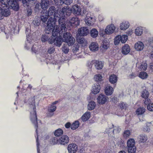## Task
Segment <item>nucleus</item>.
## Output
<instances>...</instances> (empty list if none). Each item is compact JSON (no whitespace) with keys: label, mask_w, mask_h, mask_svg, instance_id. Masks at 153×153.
Segmentation results:
<instances>
[{"label":"nucleus","mask_w":153,"mask_h":153,"mask_svg":"<svg viewBox=\"0 0 153 153\" xmlns=\"http://www.w3.org/2000/svg\"><path fill=\"white\" fill-rule=\"evenodd\" d=\"M127 144V147L134 146L135 141L134 139L130 138L128 140Z\"/></svg>","instance_id":"obj_38"},{"label":"nucleus","mask_w":153,"mask_h":153,"mask_svg":"<svg viewBox=\"0 0 153 153\" xmlns=\"http://www.w3.org/2000/svg\"><path fill=\"white\" fill-rule=\"evenodd\" d=\"M78 41L80 44H83L85 41V39L83 37H82L80 39H79Z\"/></svg>","instance_id":"obj_61"},{"label":"nucleus","mask_w":153,"mask_h":153,"mask_svg":"<svg viewBox=\"0 0 153 153\" xmlns=\"http://www.w3.org/2000/svg\"><path fill=\"white\" fill-rule=\"evenodd\" d=\"M149 95V93L146 89H144L142 91L141 96L143 98L146 99L148 98Z\"/></svg>","instance_id":"obj_37"},{"label":"nucleus","mask_w":153,"mask_h":153,"mask_svg":"<svg viewBox=\"0 0 153 153\" xmlns=\"http://www.w3.org/2000/svg\"><path fill=\"white\" fill-rule=\"evenodd\" d=\"M89 32V30L87 27H81L78 30V33L80 36H86L88 34Z\"/></svg>","instance_id":"obj_12"},{"label":"nucleus","mask_w":153,"mask_h":153,"mask_svg":"<svg viewBox=\"0 0 153 153\" xmlns=\"http://www.w3.org/2000/svg\"><path fill=\"white\" fill-rule=\"evenodd\" d=\"M55 48L54 47H50L48 49L47 52L50 54L53 53L55 51Z\"/></svg>","instance_id":"obj_52"},{"label":"nucleus","mask_w":153,"mask_h":153,"mask_svg":"<svg viewBox=\"0 0 153 153\" xmlns=\"http://www.w3.org/2000/svg\"><path fill=\"white\" fill-rule=\"evenodd\" d=\"M60 11L59 9L56 10L55 7L54 6H51L50 7L49 9L48 12H47L48 15L49 16H53V18H52L51 17L49 18L48 20L49 19H52L51 21H54L55 22L54 25H55L56 22L57 21L59 23L61 24L62 21L63 22L65 21V19L63 17H60Z\"/></svg>","instance_id":"obj_5"},{"label":"nucleus","mask_w":153,"mask_h":153,"mask_svg":"<svg viewBox=\"0 0 153 153\" xmlns=\"http://www.w3.org/2000/svg\"><path fill=\"white\" fill-rule=\"evenodd\" d=\"M27 16H30L32 13V10L30 8L28 7V8L27 9Z\"/></svg>","instance_id":"obj_57"},{"label":"nucleus","mask_w":153,"mask_h":153,"mask_svg":"<svg viewBox=\"0 0 153 153\" xmlns=\"http://www.w3.org/2000/svg\"><path fill=\"white\" fill-rule=\"evenodd\" d=\"M62 51L65 54L69 52V49L66 46H64L62 47Z\"/></svg>","instance_id":"obj_53"},{"label":"nucleus","mask_w":153,"mask_h":153,"mask_svg":"<svg viewBox=\"0 0 153 153\" xmlns=\"http://www.w3.org/2000/svg\"><path fill=\"white\" fill-rule=\"evenodd\" d=\"M49 4L48 0H42L40 6L43 9L45 10L49 6Z\"/></svg>","instance_id":"obj_20"},{"label":"nucleus","mask_w":153,"mask_h":153,"mask_svg":"<svg viewBox=\"0 0 153 153\" xmlns=\"http://www.w3.org/2000/svg\"><path fill=\"white\" fill-rule=\"evenodd\" d=\"M138 139L140 143H144L147 140V137L145 134H141L139 136Z\"/></svg>","instance_id":"obj_32"},{"label":"nucleus","mask_w":153,"mask_h":153,"mask_svg":"<svg viewBox=\"0 0 153 153\" xmlns=\"http://www.w3.org/2000/svg\"><path fill=\"white\" fill-rule=\"evenodd\" d=\"M63 131L61 128H58L54 132V135L56 137H59L62 134Z\"/></svg>","instance_id":"obj_39"},{"label":"nucleus","mask_w":153,"mask_h":153,"mask_svg":"<svg viewBox=\"0 0 153 153\" xmlns=\"http://www.w3.org/2000/svg\"><path fill=\"white\" fill-rule=\"evenodd\" d=\"M31 50L32 52L36 53L38 51V47L36 45H33L32 47Z\"/></svg>","instance_id":"obj_51"},{"label":"nucleus","mask_w":153,"mask_h":153,"mask_svg":"<svg viewBox=\"0 0 153 153\" xmlns=\"http://www.w3.org/2000/svg\"><path fill=\"white\" fill-rule=\"evenodd\" d=\"M67 149L69 153H75L78 150V147L75 143L70 144L68 145Z\"/></svg>","instance_id":"obj_10"},{"label":"nucleus","mask_w":153,"mask_h":153,"mask_svg":"<svg viewBox=\"0 0 153 153\" xmlns=\"http://www.w3.org/2000/svg\"><path fill=\"white\" fill-rule=\"evenodd\" d=\"M71 12L76 16L81 15V9L80 6L78 5L75 4L73 5L71 8Z\"/></svg>","instance_id":"obj_8"},{"label":"nucleus","mask_w":153,"mask_h":153,"mask_svg":"<svg viewBox=\"0 0 153 153\" xmlns=\"http://www.w3.org/2000/svg\"><path fill=\"white\" fill-rule=\"evenodd\" d=\"M93 89L92 90V92L94 94H96L100 91V85L97 83L96 84H94L93 86Z\"/></svg>","instance_id":"obj_19"},{"label":"nucleus","mask_w":153,"mask_h":153,"mask_svg":"<svg viewBox=\"0 0 153 153\" xmlns=\"http://www.w3.org/2000/svg\"><path fill=\"white\" fill-rule=\"evenodd\" d=\"M65 32H65H62V34L59 35L61 36L62 34H63V41L67 43L69 46H72L75 42V39L72 36L70 33L68 32L65 33Z\"/></svg>","instance_id":"obj_6"},{"label":"nucleus","mask_w":153,"mask_h":153,"mask_svg":"<svg viewBox=\"0 0 153 153\" xmlns=\"http://www.w3.org/2000/svg\"><path fill=\"white\" fill-rule=\"evenodd\" d=\"M136 150L135 146L128 147V151L129 153H135Z\"/></svg>","instance_id":"obj_42"},{"label":"nucleus","mask_w":153,"mask_h":153,"mask_svg":"<svg viewBox=\"0 0 153 153\" xmlns=\"http://www.w3.org/2000/svg\"><path fill=\"white\" fill-rule=\"evenodd\" d=\"M69 141L68 137L66 135L62 136L59 139V143L61 144L65 145Z\"/></svg>","instance_id":"obj_15"},{"label":"nucleus","mask_w":153,"mask_h":153,"mask_svg":"<svg viewBox=\"0 0 153 153\" xmlns=\"http://www.w3.org/2000/svg\"><path fill=\"white\" fill-rule=\"evenodd\" d=\"M94 64L95 68L97 69L100 70L102 69L103 66L104 64L102 62L97 60H93L91 61L89 66L90 68H91L92 64Z\"/></svg>","instance_id":"obj_7"},{"label":"nucleus","mask_w":153,"mask_h":153,"mask_svg":"<svg viewBox=\"0 0 153 153\" xmlns=\"http://www.w3.org/2000/svg\"><path fill=\"white\" fill-rule=\"evenodd\" d=\"M113 88L110 85H108L105 88V92L107 96L111 95L113 93Z\"/></svg>","instance_id":"obj_18"},{"label":"nucleus","mask_w":153,"mask_h":153,"mask_svg":"<svg viewBox=\"0 0 153 153\" xmlns=\"http://www.w3.org/2000/svg\"><path fill=\"white\" fill-rule=\"evenodd\" d=\"M90 34L91 37L94 38H95L97 36L98 32L96 29L93 28L91 30Z\"/></svg>","instance_id":"obj_30"},{"label":"nucleus","mask_w":153,"mask_h":153,"mask_svg":"<svg viewBox=\"0 0 153 153\" xmlns=\"http://www.w3.org/2000/svg\"><path fill=\"white\" fill-rule=\"evenodd\" d=\"M144 47L143 43L140 41L137 42L134 45V48L137 51H140L142 50Z\"/></svg>","instance_id":"obj_16"},{"label":"nucleus","mask_w":153,"mask_h":153,"mask_svg":"<svg viewBox=\"0 0 153 153\" xmlns=\"http://www.w3.org/2000/svg\"><path fill=\"white\" fill-rule=\"evenodd\" d=\"M148 110L151 111H153V103L149 104L147 106Z\"/></svg>","instance_id":"obj_56"},{"label":"nucleus","mask_w":153,"mask_h":153,"mask_svg":"<svg viewBox=\"0 0 153 153\" xmlns=\"http://www.w3.org/2000/svg\"><path fill=\"white\" fill-rule=\"evenodd\" d=\"M90 117L91 113L87 111L83 115L81 118L83 121L85 122L88 120L90 118Z\"/></svg>","instance_id":"obj_27"},{"label":"nucleus","mask_w":153,"mask_h":153,"mask_svg":"<svg viewBox=\"0 0 153 153\" xmlns=\"http://www.w3.org/2000/svg\"><path fill=\"white\" fill-rule=\"evenodd\" d=\"M99 48L98 43L97 42H92L89 46L90 50L93 52H95L98 51Z\"/></svg>","instance_id":"obj_17"},{"label":"nucleus","mask_w":153,"mask_h":153,"mask_svg":"<svg viewBox=\"0 0 153 153\" xmlns=\"http://www.w3.org/2000/svg\"><path fill=\"white\" fill-rule=\"evenodd\" d=\"M54 36V40L53 42H54V44L56 46L59 47L61 45L62 43V38L59 37H56Z\"/></svg>","instance_id":"obj_23"},{"label":"nucleus","mask_w":153,"mask_h":153,"mask_svg":"<svg viewBox=\"0 0 153 153\" xmlns=\"http://www.w3.org/2000/svg\"><path fill=\"white\" fill-rule=\"evenodd\" d=\"M119 106L121 110H125L127 107V105L126 103L123 102L120 103Z\"/></svg>","instance_id":"obj_45"},{"label":"nucleus","mask_w":153,"mask_h":153,"mask_svg":"<svg viewBox=\"0 0 153 153\" xmlns=\"http://www.w3.org/2000/svg\"><path fill=\"white\" fill-rule=\"evenodd\" d=\"M145 111V109L143 107H140L137 108L136 111V114L138 115L143 114Z\"/></svg>","instance_id":"obj_35"},{"label":"nucleus","mask_w":153,"mask_h":153,"mask_svg":"<svg viewBox=\"0 0 153 153\" xmlns=\"http://www.w3.org/2000/svg\"><path fill=\"white\" fill-rule=\"evenodd\" d=\"M56 106L51 105L50 106L48 107V112L47 116L48 117H51L53 115V112L56 110Z\"/></svg>","instance_id":"obj_13"},{"label":"nucleus","mask_w":153,"mask_h":153,"mask_svg":"<svg viewBox=\"0 0 153 153\" xmlns=\"http://www.w3.org/2000/svg\"><path fill=\"white\" fill-rule=\"evenodd\" d=\"M69 22L71 25H73L74 24L76 26L79 25V21L77 17L72 18L70 20Z\"/></svg>","instance_id":"obj_22"},{"label":"nucleus","mask_w":153,"mask_h":153,"mask_svg":"<svg viewBox=\"0 0 153 153\" xmlns=\"http://www.w3.org/2000/svg\"><path fill=\"white\" fill-rule=\"evenodd\" d=\"M96 106L95 102L93 101L90 102L88 105V109L89 110H92L95 108Z\"/></svg>","instance_id":"obj_31"},{"label":"nucleus","mask_w":153,"mask_h":153,"mask_svg":"<svg viewBox=\"0 0 153 153\" xmlns=\"http://www.w3.org/2000/svg\"><path fill=\"white\" fill-rule=\"evenodd\" d=\"M150 130V126H148L147 124L145 126L143 129V131L145 132H149Z\"/></svg>","instance_id":"obj_55"},{"label":"nucleus","mask_w":153,"mask_h":153,"mask_svg":"<svg viewBox=\"0 0 153 153\" xmlns=\"http://www.w3.org/2000/svg\"><path fill=\"white\" fill-rule=\"evenodd\" d=\"M25 103H27L29 105L30 110V120L32 123L34 125L36 129V134L35 136L36 138V143L37 150V153H40V149L39 147V144L38 142V136L37 131L38 128L37 116L36 113V109L35 107V98L31 97L27 102L25 101Z\"/></svg>","instance_id":"obj_2"},{"label":"nucleus","mask_w":153,"mask_h":153,"mask_svg":"<svg viewBox=\"0 0 153 153\" xmlns=\"http://www.w3.org/2000/svg\"><path fill=\"white\" fill-rule=\"evenodd\" d=\"M139 76L140 78L143 79H145L147 78L148 74L146 72H141L139 74Z\"/></svg>","instance_id":"obj_43"},{"label":"nucleus","mask_w":153,"mask_h":153,"mask_svg":"<svg viewBox=\"0 0 153 153\" xmlns=\"http://www.w3.org/2000/svg\"><path fill=\"white\" fill-rule=\"evenodd\" d=\"M102 48L105 50L107 49L109 45V42L107 40L105 39L102 42Z\"/></svg>","instance_id":"obj_34"},{"label":"nucleus","mask_w":153,"mask_h":153,"mask_svg":"<svg viewBox=\"0 0 153 153\" xmlns=\"http://www.w3.org/2000/svg\"><path fill=\"white\" fill-rule=\"evenodd\" d=\"M85 20L86 23L88 26H91L93 24V19L92 17L90 16L88 14H87Z\"/></svg>","instance_id":"obj_25"},{"label":"nucleus","mask_w":153,"mask_h":153,"mask_svg":"<svg viewBox=\"0 0 153 153\" xmlns=\"http://www.w3.org/2000/svg\"><path fill=\"white\" fill-rule=\"evenodd\" d=\"M49 16L47 14V12L46 11L45 13H43L40 16L41 21L44 23L47 21Z\"/></svg>","instance_id":"obj_29"},{"label":"nucleus","mask_w":153,"mask_h":153,"mask_svg":"<svg viewBox=\"0 0 153 153\" xmlns=\"http://www.w3.org/2000/svg\"><path fill=\"white\" fill-rule=\"evenodd\" d=\"M65 4L66 5L70 4L73 2V0H64L63 1Z\"/></svg>","instance_id":"obj_58"},{"label":"nucleus","mask_w":153,"mask_h":153,"mask_svg":"<svg viewBox=\"0 0 153 153\" xmlns=\"http://www.w3.org/2000/svg\"><path fill=\"white\" fill-rule=\"evenodd\" d=\"M94 80L97 82H100L103 80V77L100 74L95 75L94 77Z\"/></svg>","instance_id":"obj_33"},{"label":"nucleus","mask_w":153,"mask_h":153,"mask_svg":"<svg viewBox=\"0 0 153 153\" xmlns=\"http://www.w3.org/2000/svg\"><path fill=\"white\" fill-rule=\"evenodd\" d=\"M71 124L70 122L66 123L65 125V127L67 128H69L70 127L71 128Z\"/></svg>","instance_id":"obj_62"},{"label":"nucleus","mask_w":153,"mask_h":153,"mask_svg":"<svg viewBox=\"0 0 153 153\" xmlns=\"http://www.w3.org/2000/svg\"><path fill=\"white\" fill-rule=\"evenodd\" d=\"M109 80L111 83L114 84L117 81V77L114 74H111L109 76Z\"/></svg>","instance_id":"obj_24"},{"label":"nucleus","mask_w":153,"mask_h":153,"mask_svg":"<svg viewBox=\"0 0 153 153\" xmlns=\"http://www.w3.org/2000/svg\"><path fill=\"white\" fill-rule=\"evenodd\" d=\"M113 126L114 129H112V128H109V129H107L106 130L105 132L107 133L108 135H112V134L114 133H119L121 129L119 127L114 126V125H112Z\"/></svg>","instance_id":"obj_9"},{"label":"nucleus","mask_w":153,"mask_h":153,"mask_svg":"<svg viewBox=\"0 0 153 153\" xmlns=\"http://www.w3.org/2000/svg\"><path fill=\"white\" fill-rule=\"evenodd\" d=\"M54 23L55 22L51 21V19L48 21L45 27V33L42 35L41 38L43 42L48 41L50 44H52L53 43L54 36H56L59 34H62V33L64 32L61 31L58 26L54 25Z\"/></svg>","instance_id":"obj_1"},{"label":"nucleus","mask_w":153,"mask_h":153,"mask_svg":"<svg viewBox=\"0 0 153 153\" xmlns=\"http://www.w3.org/2000/svg\"><path fill=\"white\" fill-rule=\"evenodd\" d=\"M151 100L149 99L148 98L146 99L144 102V103L146 105H149V104H151Z\"/></svg>","instance_id":"obj_59"},{"label":"nucleus","mask_w":153,"mask_h":153,"mask_svg":"<svg viewBox=\"0 0 153 153\" xmlns=\"http://www.w3.org/2000/svg\"><path fill=\"white\" fill-rule=\"evenodd\" d=\"M148 41L149 45L152 46L153 45V38H149Z\"/></svg>","instance_id":"obj_60"},{"label":"nucleus","mask_w":153,"mask_h":153,"mask_svg":"<svg viewBox=\"0 0 153 153\" xmlns=\"http://www.w3.org/2000/svg\"><path fill=\"white\" fill-rule=\"evenodd\" d=\"M143 30L141 27H137L135 30V33L137 36H141L143 33Z\"/></svg>","instance_id":"obj_36"},{"label":"nucleus","mask_w":153,"mask_h":153,"mask_svg":"<svg viewBox=\"0 0 153 153\" xmlns=\"http://www.w3.org/2000/svg\"><path fill=\"white\" fill-rule=\"evenodd\" d=\"M147 67V65L146 63H142L141 65L140 66L139 68L141 70H146Z\"/></svg>","instance_id":"obj_47"},{"label":"nucleus","mask_w":153,"mask_h":153,"mask_svg":"<svg viewBox=\"0 0 153 153\" xmlns=\"http://www.w3.org/2000/svg\"><path fill=\"white\" fill-rule=\"evenodd\" d=\"M71 8L68 7H65L62 8L61 12L59 14L60 15V17H63L65 19V21L62 22L61 24L59 23V28L61 29V31L65 32L67 31V28L66 27V17L70 16L71 14Z\"/></svg>","instance_id":"obj_4"},{"label":"nucleus","mask_w":153,"mask_h":153,"mask_svg":"<svg viewBox=\"0 0 153 153\" xmlns=\"http://www.w3.org/2000/svg\"><path fill=\"white\" fill-rule=\"evenodd\" d=\"M64 0H54V2L56 5H58L59 6H62L64 2Z\"/></svg>","instance_id":"obj_49"},{"label":"nucleus","mask_w":153,"mask_h":153,"mask_svg":"<svg viewBox=\"0 0 153 153\" xmlns=\"http://www.w3.org/2000/svg\"><path fill=\"white\" fill-rule=\"evenodd\" d=\"M105 34L106 33L105 32V31H104L103 30L100 31V35L102 37H105L104 36Z\"/></svg>","instance_id":"obj_64"},{"label":"nucleus","mask_w":153,"mask_h":153,"mask_svg":"<svg viewBox=\"0 0 153 153\" xmlns=\"http://www.w3.org/2000/svg\"><path fill=\"white\" fill-rule=\"evenodd\" d=\"M1 3L2 7H0V20L2 19L4 17L9 16L10 14L7 4L14 10L17 11L19 9V5L16 0H1Z\"/></svg>","instance_id":"obj_3"},{"label":"nucleus","mask_w":153,"mask_h":153,"mask_svg":"<svg viewBox=\"0 0 153 153\" xmlns=\"http://www.w3.org/2000/svg\"><path fill=\"white\" fill-rule=\"evenodd\" d=\"M131 134V132L130 130H125L123 133V136L124 138H128Z\"/></svg>","instance_id":"obj_46"},{"label":"nucleus","mask_w":153,"mask_h":153,"mask_svg":"<svg viewBox=\"0 0 153 153\" xmlns=\"http://www.w3.org/2000/svg\"><path fill=\"white\" fill-rule=\"evenodd\" d=\"M136 76V75L135 73H132L131 74L129 75V77L130 78L132 79L133 78Z\"/></svg>","instance_id":"obj_63"},{"label":"nucleus","mask_w":153,"mask_h":153,"mask_svg":"<svg viewBox=\"0 0 153 153\" xmlns=\"http://www.w3.org/2000/svg\"><path fill=\"white\" fill-rule=\"evenodd\" d=\"M117 144L121 148H123L125 147V143L124 140L122 139H120L118 141Z\"/></svg>","instance_id":"obj_44"},{"label":"nucleus","mask_w":153,"mask_h":153,"mask_svg":"<svg viewBox=\"0 0 153 153\" xmlns=\"http://www.w3.org/2000/svg\"><path fill=\"white\" fill-rule=\"evenodd\" d=\"M115 27L114 25L111 24L109 26H107L105 28V32L107 34H110L113 33L115 30Z\"/></svg>","instance_id":"obj_14"},{"label":"nucleus","mask_w":153,"mask_h":153,"mask_svg":"<svg viewBox=\"0 0 153 153\" xmlns=\"http://www.w3.org/2000/svg\"><path fill=\"white\" fill-rule=\"evenodd\" d=\"M129 25L130 24L128 22L125 21L123 22L122 23L120 24V29L121 30H126L128 28Z\"/></svg>","instance_id":"obj_28"},{"label":"nucleus","mask_w":153,"mask_h":153,"mask_svg":"<svg viewBox=\"0 0 153 153\" xmlns=\"http://www.w3.org/2000/svg\"><path fill=\"white\" fill-rule=\"evenodd\" d=\"M51 144L54 145L59 143V139L56 137H52L51 140Z\"/></svg>","instance_id":"obj_41"},{"label":"nucleus","mask_w":153,"mask_h":153,"mask_svg":"<svg viewBox=\"0 0 153 153\" xmlns=\"http://www.w3.org/2000/svg\"><path fill=\"white\" fill-rule=\"evenodd\" d=\"M27 40L25 42V46L26 49L28 50L31 46V44L32 40L31 39L30 37L29 36H27L26 38Z\"/></svg>","instance_id":"obj_21"},{"label":"nucleus","mask_w":153,"mask_h":153,"mask_svg":"<svg viewBox=\"0 0 153 153\" xmlns=\"http://www.w3.org/2000/svg\"><path fill=\"white\" fill-rule=\"evenodd\" d=\"M41 21L40 19H36L33 21V23L35 26H38L40 24Z\"/></svg>","instance_id":"obj_54"},{"label":"nucleus","mask_w":153,"mask_h":153,"mask_svg":"<svg viewBox=\"0 0 153 153\" xmlns=\"http://www.w3.org/2000/svg\"><path fill=\"white\" fill-rule=\"evenodd\" d=\"M120 38H121V36H118L115 38L114 44L115 45H118L120 42H121Z\"/></svg>","instance_id":"obj_48"},{"label":"nucleus","mask_w":153,"mask_h":153,"mask_svg":"<svg viewBox=\"0 0 153 153\" xmlns=\"http://www.w3.org/2000/svg\"><path fill=\"white\" fill-rule=\"evenodd\" d=\"M121 42L122 43H125L128 39V37L126 35H124L121 36Z\"/></svg>","instance_id":"obj_50"},{"label":"nucleus","mask_w":153,"mask_h":153,"mask_svg":"<svg viewBox=\"0 0 153 153\" xmlns=\"http://www.w3.org/2000/svg\"><path fill=\"white\" fill-rule=\"evenodd\" d=\"M107 97L103 94H100L97 98L98 103L100 104L103 105L105 103L107 100Z\"/></svg>","instance_id":"obj_11"},{"label":"nucleus","mask_w":153,"mask_h":153,"mask_svg":"<svg viewBox=\"0 0 153 153\" xmlns=\"http://www.w3.org/2000/svg\"><path fill=\"white\" fill-rule=\"evenodd\" d=\"M130 48L128 45H125L122 48V52L123 54L127 55L130 51Z\"/></svg>","instance_id":"obj_26"},{"label":"nucleus","mask_w":153,"mask_h":153,"mask_svg":"<svg viewBox=\"0 0 153 153\" xmlns=\"http://www.w3.org/2000/svg\"><path fill=\"white\" fill-rule=\"evenodd\" d=\"M79 124V121H76L71 125V128L73 130H75L78 127Z\"/></svg>","instance_id":"obj_40"}]
</instances>
